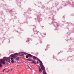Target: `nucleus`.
I'll list each match as a JSON object with an SVG mask.
<instances>
[{"label": "nucleus", "instance_id": "f03ea898", "mask_svg": "<svg viewBox=\"0 0 74 74\" xmlns=\"http://www.w3.org/2000/svg\"><path fill=\"white\" fill-rule=\"evenodd\" d=\"M10 56H11V57H12V58H15L16 60H18L19 59V57H18L14 55L13 54L10 55Z\"/></svg>", "mask_w": 74, "mask_h": 74}, {"label": "nucleus", "instance_id": "20e7f679", "mask_svg": "<svg viewBox=\"0 0 74 74\" xmlns=\"http://www.w3.org/2000/svg\"><path fill=\"white\" fill-rule=\"evenodd\" d=\"M28 60H29V61H31L32 63H34V64H37V62H36V61L34 60H32L28 59Z\"/></svg>", "mask_w": 74, "mask_h": 74}, {"label": "nucleus", "instance_id": "39448f33", "mask_svg": "<svg viewBox=\"0 0 74 74\" xmlns=\"http://www.w3.org/2000/svg\"><path fill=\"white\" fill-rule=\"evenodd\" d=\"M40 64L41 67V69L42 70L44 71L45 70V67H44V66L42 65V64Z\"/></svg>", "mask_w": 74, "mask_h": 74}, {"label": "nucleus", "instance_id": "6e6552de", "mask_svg": "<svg viewBox=\"0 0 74 74\" xmlns=\"http://www.w3.org/2000/svg\"><path fill=\"white\" fill-rule=\"evenodd\" d=\"M32 56H33L32 55L28 54V57H32Z\"/></svg>", "mask_w": 74, "mask_h": 74}, {"label": "nucleus", "instance_id": "a211bd4d", "mask_svg": "<svg viewBox=\"0 0 74 74\" xmlns=\"http://www.w3.org/2000/svg\"><path fill=\"white\" fill-rule=\"evenodd\" d=\"M6 69L5 68L4 69V71Z\"/></svg>", "mask_w": 74, "mask_h": 74}, {"label": "nucleus", "instance_id": "4468645a", "mask_svg": "<svg viewBox=\"0 0 74 74\" xmlns=\"http://www.w3.org/2000/svg\"><path fill=\"white\" fill-rule=\"evenodd\" d=\"M10 59H11V60H13V58H11Z\"/></svg>", "mask_w": 74, "mask_h": 74}, {"label": "nucleus", "instance_id": "0eeeda50", "mask_svg": "<svg viewBox=\"0 0 74 74\" xmlns=\"http://www.w3.org/2000/svg\"><path fill=\"white\" fill-rule=\"evenodd\" d=\"M33 56V58L34 60H35V59H37V58L35 56Z\"/></svg>", "mask_w": 74, "mask_h": 74}, {"label": "nucleus", "instance_id": "9d476101", "mask_svg": "<svg viewBox=\"0 0 74 74\" xmlns=\"http://www.w3.org/2000/svg\"><path fill=\"white\" fill-rule=\"evenodd\" d=\"M39 63L40 64H42V62L40 60V61H39Z\"/></svg>", "mask_w": 74, "mask_h": 74}, {"label": "nucleus", "instance_id": "423d86ee", "mask_svg": "<svg viewBox=\"0 0 74 74\" xmlns=\"http://www.w3.org/2000/svg\"><path fill=\"white\" fill-rule=\"evenodd\" d=\"M39 71L40 73H42V70H41V69L40 68V67H39Z\"/></svg>", "mask_w": 74, "mask_h": 74}, {"label": "nucleus", "instance_id": "aec40b11", "mask_svg": "<svg viewBox=\"0 0 74 74\" xmlns=\"http://www.w3.org/2000/svg\"><path fill=\"white\" fill-rule=\"evenodd\" d=\"M27 60H28V59H26Z\"/></svg>", "mask_w": 74, "mask_h": 74}, {"label": "nucleus", "instance_id": "2eb2a0df", "mask_svg": "<svg viewBox=\"0 0 74 74\" xmlns=\"http://www.w3.org/2000/svg\"><path fill=\"white\" fill-rule=\"evenodd\" d=\"M70 58H71V57H69L68 58V59H70Z\"/></svg>", "mask_w": 74, "mask_h": 74}, {"label": "nucleus", "instance_id": "ddd939ff", "mask_svg": "<svg viewBox=\"0 0 74 74\" xmlns=\"http://www.w3.org/2000/svg\"><path fill=\"white\" fill-rule=\"evenodd\" d=\"M12 63H14V60H12L11 61Z\"/></svg>", "mask_w": 74, "mask_h": 74}, {"label": "nucleus", "instance_id": "412c9836", "mask_svg": "<svg viewBox=\"0 0 74 74\" xmlns=\"http://www.w3.org/2000/svg\"><path fill=\"white\" fill-rule=\"evenodd\" d=\"M3 72L4 71V70H3Z\"/></svg>", "mask_w": 74, "mask_h": 74}, {"label": "nucleus", "instance_id": "1a4fd4ad", "mask_svg": "<svg viewBox=\"0 0 74 74\" xmlns=\"http://www.w3.org/2000/svg\"><path fill=\"white\" fill-rule=\"evenodd\" d=\"M14 55H16V56H18L19 55V54L18 53H15L14 54Z\"/></svg>", "mask_w": 74, "mask_h": 74}, {"label": "nucleus", "instance_id": "f8f14e48", "mask_svg": "<svg viewBox=\"0 0 74 74\" xmlns=\"http://www.w3.org/2000/svg\"><path fill=\"white\" fill-rule=\"evenodd\" d=\"M69 52H72V49H70L69 50Z\"/></svg>", "mask_w": 74, "mask_h": 74}, {"label": "nucleus", "instance_id": "dca6fc26", "mask_svg": "<svg viewBox=\"0 0 74 74\" xmlns=\"http://www.w3.org/2000/svg\"><path fill=\"white\" fill-rule=\"evenodd\" d=\"M37 64H38V63H39V62H38V61H37Z\"/></svg>", "mask_w": 74, "mask_h": 74}, {"label": "nucleus", "instance_id": "6ab92c4d", "mask_svg": "<svg viewBox=\"0 0 74 74\" xmlns=\"http://www.w3.org/2000/svg\"><path fill=\"white\" fill-rule=\"evenodd\" d=\"M11 71H12V69H11Z\"/></svg>", "mask_w": 74, "mask_h": 74}, {"label": "nucleus", "instance_id": "7ed1b4c3", "mask_svg": "<svg viewBox=\"0 0 74 74\" xmlns=\"http://www.w3.org/2000/svg\"><path fill=\"white\" fill-rule=\"evenodd\" d=\"M19 54L21 56H23L24 55H27V56H26V58H28V53L25 52H21L19 53Z\"/></svg>", "mask_w": 74, "mask_h": 74}, {"label": "nucleus", "instance_id": "9b49d317", "mask_svg": "<svg viewBox=\"0 0 74 74\" xmlns=\"http://www.w3.org/2000/svg\"><path fill=\"white\" fill-rule=\"evenodd\" d=\"M37 60H38V61H39V62L40 61V59H38V58H37V59H36Z\"/></svg>", "mask_w": 74, "mask_h": 74}, {"label": "nucleus", "instance_id": "f3484780", "mask_svg": "<svg viewBox=\"0 0 74 74\" xmlns=\"http://www.w3.org/2000/svg\"><path fill=\"white\" fill-rule=\"evenodd\" d=\"M6 64L8 65V62H6Z\"/></svg>", "mask_w": 74, "mask_h": 74}, {"label": "nucleus", "instance_id": "f257e3e1", "mask_svg": "<svg viewBox=\"0 0 74 74\" xmlns=\"http://www.w3.org/2000/svg\"><path fill=\"white\" fill-rule=\"evenodd\" d=\"M5 60L7 62L10 63V58L7 57H3V59H0V67H2V65L1 63L3 64H5Z\"/></svg>", "mask_w": 74, "mask_h": 74}]
</instances>
